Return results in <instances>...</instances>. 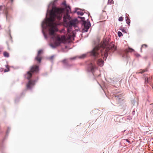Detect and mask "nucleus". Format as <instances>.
I'll use <instances>...</instances> for the list:
<instances>
[{
  "mask_svg": "<svg viewBox=\"0 0 153 153\" xmlns=\"http://www.w3.org/2000/svg\"><path fill=\"white\" fill-rule=\"evenodd\" d=\"M62 4L65 5V8H57L53 6L52 10L49 12L50 17L49 18L47 17V14L49 11V8H48L46 17L41 25L42 32L45 38L47 39V37L44 30L48 28L49 35L51 36L52 39L54 41L53 44L51 43L50 44V46L53 49L59 46L61 43L63 42L66 39V37L64 35L60 36L55 34V32L58 30L57 26L59 25L58 21L61 19L62 13L65 11H66V14L71 12L70 7L67 5L65 2L63 3Z\"/></svg>",
  "mask_w": 153,
  "mask_h": 153,
  "instance_id": "nucleus-1",
  "label": "nucleus"
},
{
  "mask_svg": "<svg viewBox=\"0 0 153 153\" xmlns=\"http://www.w3.org/2000/svg\"><path fill=\"white\" fill-rule=\"evenodd\" d=\"M116 50L113 43L108 44L107 40L105 39L102 44H98L91 51V54L95 58L102 57L106 59L108 56V51L109 50L114 51Z\"/></svg>",
  "mask_w": 153,
  "mask_h": 153,
  "instance_id": "nucleus-2",
  "label": "nucleus"
},
{
  "mask_svg": "<svg viewBox=\"0 0 153 153\" xmlns=\"http://www.w3.org/2000/svg\"><path fill=\"white\" fill-rule=\"evenodd\" d=\"M68 14H66L64 15L63 17V21L68 27L67 30V34L70 33L71 30V27H75L76 26L77 21V19L71 20V18Z\"/></svg>",
  "mask_w": 153,
  "mask_h": 153,
  "instance_id": "nucleus-3",
  "label": "nucleus"
},
{
  "mask_svg": "<svg viewBox=\"0 0 153 153\" xmlns=\"http://www.w3.org/2000/svg\"><path fill=\"white\" fill-rule=\"evenodd\" d=\"M39 67L37 66H33L32 67L29 71H28L27 73L25 75V76L26 78L29 79L31 77L32 73H37L39 71Z\"/></svg>",
  "mask_w": 153,
  "mask_h": 153,
  "instance_id": "nucleus-4",
  "label": "nucleus"
},
{
  "mask_svg": "<svg viewBox=\"0 0 153 153\" xmlns=\"http://www.w3.org/2000/svg\"><path fill=\"white\" fill-rule=\"evenodd\" d=\"M88 19H87L88 20ZM82 25L84 26V28L83 29V32H87L89 27L91 26V24L89 21H84L82 23Z\"/></svg>",
  "mask_w": 153,
  "mask_h": 153,
  "instance_id": "nucleus-5",
  "label": "nucleus"
},
{
  "mask_svg": "<svg viewBox=\"0 0 153 153\" xmlns=\"http://www.w3.org/2000/svg\"><path fill=\"white\" fill-rule=\"evenodd\" d=\"M0 10L5 14L7 20V19L8 13L7 7L5 6H0Z\"/></svg>",
  "mask_w": 153,
  "mask_h": 153,
  "instance_id": "nucleus-6",
  "label": "nucleus"
},
{
  "mask_svg": "<svg viewBox=\"0 0 153 153\" xmlns=\"http://www.w3.org/2000/svg\"><path fill=\"white\" fill-rule=\"evenodd\" d=\"M96 67L95 65L92 62H90L88 65V71L93 72L94 69L96 68Z\"/></svg>",
  "mask_w": 153,
  "mask_h": 153,
  "instance_id": "nucleus-7",
  "label": "nucleus"
},
{
  "mask_svg": "<svg viewBox=\"0 0 153 153\" xmlns=\"http://www.w3.org/2000/svg\"><path fill=\"white\" fill-rule=\"evenodd\" d=\"M35 82V81H33L31 80H29L27 85V88L31 89L32 87L34 85Z\"/></svg>",
  "mask_w": 153,
  "mask_h": 153,
  "instance_id": "nucleus-8",
  "label": "nucleus"
},
{
  "mask_svg": "<svg viewBox=\"0 0 153 153\" xmlns=\"http://www.w3.org/2000/svg\"><path fill=\"white\" fill-rule=\"evenodd\" d=\"M97 62L98 65L100 67H102L103 65L104 61L101 59H98Z\"/></svg>",
  "mask_w": 153,
  "mask_h": 153,
  "instance_id": "nucleus-9",
  "label": "nucleus"
},
{
  "mask_svg": "<svg viewBox=\"0 0 153 153\" xmlns=\"http://www.w3.org/2000/svg\"><path fill=\"white\" fill-rule=\"evenodd\" d=\"M42 52V50H39L38 52V55L35 58V59L37 60L39 62H40L41 61V58H40L38 56Z\"/></svg>",
  "mask_w": 153,
  "mask_h": 153,
  "instance_id": "nucleus-10",
  "label": "nucleus"
},
{
  "mask_svg": "<svg viewBox=\"0 0 153 153\" xmlns=\"http://www.w3.org/2000/svg\"><path fill=\"white\" fill-rule=\"evenodd\" d=\"M62 62L64 64L65 67L66 68H68V66H69V65H68L67 63V60L66 59H64L62 61ZM70 66H71L70 65Z\"/></svg>",
  "mask_w": 153,
  "mask_h": 153,
  "instance_id": "nucleus-11",
  "label": "nucleus"
},
{
  "mask_svg": "<svg viewBox=\"0 0 153 153\" xmlns=\"http://www.w3.org/2000/svg\"><path fill=\"white\" fill-rule=\"evenodd\" d=\"M126 23L128 24H129L130 23V22L129 17L128 16H126Z\"/></svg>",
  "mask_w": 153,
  "mask_h": 153,
  "instance_id": "nucleus-12",
  "label": "nucleus"
},
{
  "mask_svg": "<svg viewBox=\"0 0 153 153\" xmlns=\"http://www.w3.org/2000/svg\"><path fill=\"white\" fill-rule=\"evenodd\" d=\"M86 55L87 54H83L81 56H79V58L80 59L84 58L86 56Z\"/></svg>",
  "mask_w": 153,
  "mask_h": 153,
  "instance_id": "nucleus-13",
  "label": "nucleus"
},
{
  "mask_svg": "<svg viewBox=\"0 0 153 153\" xmlns=\"http://www.w3.org/2000/svg\"><path fill=\"white\" fill-rule=\"evenodd\" d=\"M3 55L4 56L8 57L9 56V54L8 53L6 52H4L3 53Z\"/></svg>",
  "mask_w": 153,
  "mask_h": 153,
  "instance_id": "nucleus-14",
  "label": "nucleus"
},
{
  "mask_svg": "<svg viewBox=\"0 0 153 153\" xmlns=\"http://www.w3.org/2000/svg\"><path fill=\"white\" fill-rule=\"evenodd\" d=\"M114 3V1L113 0H108V4H113Z\"/></svg>",
  "mask_w": 153,
  "mask_h": 153,
  "instance_id": "nucleus-15",
  "label": "nucleus"
},
{
  "mask_svg": "<svg viewBox=\"0 0 153 153\" xmlns=\"http://www.w3.org/2000/svg\"><path fill=\"white\" fill-rule=\"evenodd\" d=\"M77 13L78 15H80L81 16H82L84 14V13L82 12L81 11H77Z\"/></svg>",
  "mask_w": 153,
  "mask_h": 153,
  "instance_id": "nucleus-16",
  "label": "nucleus"
},
{
  "mask_svg": "<svg viewBox=\"0 0 153 153\" xmlns=\"http://www.w3.org/2000/svg\"><path fill=\"white\" fill-rule=\"evenodd\" d=\"M118 35L119 37H120L121 36L123 35V34L121 32L119 31L118 32Z\"/></svg>",
  "mask_w": 153,
  "mask_h": 153,
  "instance_id": "nucleus-17",
  "label": "nucleus"
},
{
  "mask_svg": "<svg viewBox=\"0 0 153 153\" xmlns=\"http://www.w3.org/2000/svg\"><path fill=\"white\" fill-rule=\"evenodd\" d=\"M146 71L145 70H143L137 72V74H140V73L142 74L144 72Z\"/></svg>",
  "mask_w": 153,
  "mask_h": 153,
  "instance_id": "nucleus-18",
  "label": "nucleus"
},
{
  "mask_svg": "<svg viewBox=\"0 0 153 153\" xmlns=\"http://www.w3.org/2000/svg\"><path fill=\"white\" fill-rule=\"evenodd\" d=\"M119 20L120 21H122L123 20V17L122 16L120 17L119 18Z\"/></svg>",
  "mask_w": 153,
  "mask_h": 153,
  "instance_id": "nucleus-19",
  "label": "nucleus"
},
{
  "mask_svg": "<svg viewBox=\"0 0 153 153\" xmlns=\"http://www.w3.org/2000/svg\"><path fill=\"white\" fill-rule=\"evenodd\" d=\"M6 68H7L8 70H4V71L5 72L9 71H10V70H9V68H8V67H7V65H6Z\"/></svg>",
  "mask_w": 153,
  "mask_h": 153,
  "instance_id": "nucleus-20",
  "label": "nucleus"
},
{
  "mask_svg": "<svg viewBox=\"0 0 153 153\" xmlns=\"http://www.w3.org/2000/svg\"><path fill=\"white\" fill-rule=\"evenodd\" d=\"M144 46H145L146 48V47H147V45H145V44H144V45H142V47L141 48V51H142V48Z\"/></svg>",
  "mask_w": 153,
  "mask_h": 153,
  "instance_id": "nucleus-21",
  "label": "nucleus"
},
{
  "mask_svg": "<svg viewBox=\"0 0 153 153\" xmlns=\"http://www.w3.org/2000/svg\"><path fill=\"white\" fill-rule=\"evenodd\" d=\"M134 51V50L133 49H131L130 48H129L128 51L131 52H132L133 51Z\"/></svg>",
  "mask_w": 153,
  "mask_h": 153,
  "instance_id": "nucleus-22",
  "label": "nucleus"
},
{
  "mask_svg": "<svg viewBox=\"0 0 153 153\" xmlns=\"http://www.w3.org/2000/svg\"><path fill=\"white\" fill-rule=\"evenodd\" d=\"M79 18H81L82 19V20L83 21V22L84 21H85L84 20H85V18L84 17H79Z\"/></svg>",
  "mask_w": 153,
  "mask_h": 153,
  "instance_id": "nucleus-23",
  "label": "nucleus"
},
{
  "mask_svg": "<svg viewBox=\"0 0 153 153\" xmlns=\"http://www.w3.org/2000/svg\"><path fill=\"white\" fill-rule=\"evenodd\" d=\"M135 55L137 57H138L140 56V55L139 54H138V53H136L135 54Z\"/></svg>",
  "mask_w": 153,
  "mask_h": 153,
  "instance_id": "nucleus-24",
  "label": "nucleus"
},
{
  "mask_svg": "<svg viewBox=\"0 0 153 153\" xmlns=\"http://www.w3.org/2000/svg\"><path fill=\"white\" fill-rule=\"evenodd\" d=\"M150 79V78H147L146 79V81H147V82H148L149 81Z\"/></svg>",
  "mask_w": 153,
  "mask_h": 153,
  "instance_id": "nucleus-25",
  "label": "nucleus"
},
{
  "mask_svg": "<svg viewBox=\"0 0 153 153\" xmlns=\"http://www.w3.org/2000/svg\"><path fill=\"white\" fill-rule=\"evenodd\" d=\"M76 57H74L73 58H70V59H74Z\"/></svg>",
  "mask_w": 153,
  "mask_h": 153,
  "instance_id": "nucleus-26",
  "label": "nucleus"
},
{
  "mask_svg": "<svg viewBox=\"0 0 153 153\" xmlns=\"http://www.w3.org/2000/svg\"><path fill=\"white\" fill-rule=\"evenodd\" d=\"M119 96H115V97L116 98V99H117V98L120 99V98H119Z\"/></svg>",
  "mask_w": 153,
  "mask_h": 153,
  "instance_id": "nucleus-27",
  "label": "nucleus"
},
{
  "mask_svg": "<svg viewBox=\"0 0 153 153\" xmlns=\"http://www.w3.org/2000/svg\"><path fill=\"white\" fill-rule=\"evenodd\" d=\"M68 35L69 36V37H68V39H71V35H69V34H68Z\"/></svg>",
  "mask_w": 153,
  "mask_h": 153,
  "instance_id": "nucleus-28",
  "label": "nucleus"
},
{
  "mask_svg": "<svg viewBox=\"0 0 153 153\" xmlns=\"http://www.w3.org/2000/svg\"><path fill=\"white\" fill-rule=\"evenodd\" d=\"M10 130V129H9V128H8V130L7 131V134L8 133V131Z\"/></svg>",
  "mask_w": 153,
  "mask_h": 153,
  "instance_id": "nucleus-29",
  "label": "nucleus"
},
{
  "mask_svg": "<svg viewBox=\"0 0 153 153\" xmlns=\"http://www.w3.org/2000/svg\"><path fill=\"white\" fill-rule=\"evenodd\" d=\"M126 141L128 142V143H129L130 142V141L128 140V139H126Z\"/></svg>",
  "mask_w": 153,
  "mask_h": 153,
  "instance_id": "nucleus-30",
  "label": "nucleus"
},
{
  "mask_svg": "<svg viewBox=\"0 0 153 153\" xmlns=\"http://www.w3.org/2000/svg\"><path fill=\"white\" fill-rule=\"evenodd\" d=\"M54 56H51V57H50V59H52L53 58V57Z\"/></svg>",
  "mask_w": 153,
  "mask_h": 153,
  "instance_id": "nucleus-31",
  "label": "nucleus"
},
{
  "mask_svg": "<svg viewBox=\"0 0 153 153\" xmlns=\"http://www.w3.org/2000/svg\"><path fill=\"white\" fill-rule=\"evenodd\" d=\"M122 32H124V29L125 28H124L123 29V28H122Z\"/></svg>",
  "mask_w": 153,
  "mask_h": 153,
  "instance_id": "nucleus-32",
  "label": "nucleus"
},
{
  "mask_svg": "<svg viewBox=\"0 0 153 153\" xmlns=\"http://www.w3.org/2000/svg\"><path fill=\"white\" fill-rule=\"evenodd\" d=\"M51 5V4H49V5L48 6V7H49Z\"/></svg>",
  "mask_w": 153,
  "mask_h": 153,
  "instance_id": "nucleus-33",
  "label": "nucleus"
},
{
  "mask_svg": "<svg viewBox=\"0 0 153 153\" xmlns=\"http://www.w3.org/2000/svg\"><path fill=\"white\" fill-rule=\"evenodd\" d=\"M11 2L13 1V0H11Z\"/></svg>",
  "mask_w": 153,
  "mask_h": 153,
  "instance_id": "nucleus-34",
  "label": "nucleus"
},
{
  "mask_svg": "<svg viewBox=\"0 0 153 153\" xmlns=\"http://www.w3.org/2000/svg\"><path fill=\"white\" fill-rule=\"evenodd\" d=\"M76 12V10L74 12Z\"/></svg>",
  "mask_w": 153,
  "mask_h": 153,
  "instance_id": "nucleus-35",
  "label": "nucleus"
},
{
  "mask_svg": "<svg viewBox=\"0 0 153 153\" xmlns=\"http://www.w3.org/2000/svg\"><path fill=\"white\" fill-rule=\"evenodd\" d=\"M126 130H124L123 131V132H124Z\"/></svg>",
  "mask_w": 153,
  "mask_h": 153,
  "instance_id": "nucleus-36",
  "label": "nucleus"
},
{
  "mask_svg": "<svg viewBox=\"0 0 153 153\" xmlns=\"http://www.w3.org/2000/svg\"><path fill=\"white\" fill-rule=\"evenodd\" d=\"M77 9V8H75V10H76Z\"/></svg>",
  "mask_w": 153,
  "mask_h": 153,
  "instance_id": "nucleus-37",
  "label": "nucleus"
},
{
  "mask_svg": "<svg viewBox=\"0 0 153 153\" xmlns=\"http://www.w3.org/2000/svg\"><path fill=\"white\" fill-rule=\"evenodd\" d=\"M152 88H153V87H152Z\"/></svg>",
  "mask_w": 153,
  "mask_h": 153,
  "instance_id": "nucleus-38",
  "label": "nucleus"
}]
</instances>
